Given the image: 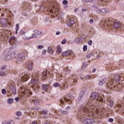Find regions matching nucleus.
Instances as JSON below:
<instances>
[{"label": "nucleus", "mask_w": 124, "mask_h": 124, "mask_svg": "<svg viewBox=\"0 0 124 124\" xmlns=\"http://www.w3.org/2000/svg\"><path fill=\"white\" fill-rule=\"evenodd\" d=\"M26 33V32L23 31H20L19 32V34L21 35H23V34H25Z\"/></svg>", "instance_id": "8fccbe9b"}, {"label": "nucleus", "mask_w": 124, "mask_h": 124, "mask_svg": "<svg viewBox=\"0 0 124 124\" xmlns=\"http://www.w3.org/2000/svg\"><path fill=\"white\" fill-rule=\"evenodd\" d=\"M70 99H68L66 97H64L62 99H60V102L62 105H63V104L64 103V101L67 102L68 104H71V97H70Z\"/></svg>", "instance_id": "4468645a"}, {"label": "nucleus", "mask_w": 124, "mask_h": 124, "mask_svg": "<svg viewBox=\"0 0 124 124\" xmlns=\"http://www.w3.org/2000/svg\"><path fill=\"white\" fill-rule=\"evenodd\" d=\"M75 41L76 43H78V44L82 43V40L79 38H76Z\"/></svg>", "instance_id": "7c9ffc66"}, {"label": "nucleus", "mask_w": 124, "mask_h": 124, "mask_svg": "<svg viewBox=\"0 0 124 124\" xmlns=\"http://www.w3.org/2000/svg\"><path fill=\"white\" fill-rule=\"evenodd\" d=\"M38 48L39 49H43V48H44V46H43V45H39L38 46Z\"/></svg>", "instance_id": "864d4df0"}, {"label": "nucleus", "mask_w": 124, "mask_h": 124, "mask_svg": "<svg viewBox=\"0 0 124 124\" xmlns=\"http://www.w3.org/2000/svg\"><path fill=\"white\" fill-rule=\"evenodd\" d=\"M40 88V87L38 85H34L32 86V89H33L34 91H36V90H38Z\"/></svg>", "instance_id": "c85d7f7f"}, {"label": "nucleus", "mask_w": 124, "mask_h": 124, "mask_svg": "<svg viewBox=\"0 0 124 124\" xmlns=\"http://www.w3.org/2000/svg\"><path fill=\"white\" fill-rule=\"evenodd\" d=\"M15 54H18V53L12 52V54L8 55L4 58L5 61H9V60L15 59Z\"/></svg>", "instance_id": "f8f14e48"}, {"label": "nucleus", "mask_w": 124, "mask_h": 124, "mask_svg": "<svg viewBox=\"0 0 124 124\" xmlns=\"http://www.w3.org/2000/svg\"><path fill=\"white\" fill-rule=\"evenodd\" d=\"M74 79V82L75 83H77V79L76 78H73Z\"/></svg>", "instance_id": "338daca9"}, {"label": "nucleus", "mask_w": 124, "mask_h": 124, "mask_svg": "<svg viewBox=\"0 0 124 124\" xmlns=\"http://www.w3.org/2000/svg\"><path fill=\"white\" fill-rule=\"evenodd\" d=\"M100 57H101V52H100L99 53L98 55H97V59H99L100 58Z\"/></svg>", "instance_id": "13d9d810"}, {"label": "nucleus", "mask_w": 124, "mask_h": 124, "mask_svg": "<svg viewBox=\"0 0 124 124\" xmlns=\"http://www.w3.org/2000/svg\"><path fill=\"white\" fill-rule=\"evenodd\" d=\"M102 25H103L104 27H106V28H108L110 30H112L113 28L119 29L121 27V23L118 21L116 22L114 18H109L108 20H103L102 21Z\"/></svg>", "instance_id": "7ed1b4c3"}, {"label": "nucleus", "mask_w": 124, "mask_h": 124, "mask_svg": "<svg viewBox=\"0 0 124 124\" xmlns=\"http://www.w3.org/2000/svg\"><path fill=\"white\" fill-rule=\"evenodd\" d=\"M87 65H88V62H85L83 63V67H86V66H87Z\"/></svg>", "instance_id": "09e8293b"}, {"label": "nucleus", "mask_w": 124, "mask_h": 124, "mask_svg": "<svg viewBox=\"0 0 124 124\" xmlns=\"http://www.w3.org/2000/svg\"><path fill=\"white\" fill-rule=\"evenodd\" d=\"M62 113V114H64L65 115H66V114H67L68 112L66 111H63Z\"/></svg>", "instance_id": "0e129e2a"}, {"label": "nucleus", "mask_w": 124, "mask_h": 124, "mask_svg": "<svg viewBox=\"0 0 124 124\" xmlns=\"http://www.w3.org/2000/svg\"><path fill=\"white\" fill-rule=\"evenodd\" d=\"M32 77L31 80V84L34 85V84L38 83V74L34 73L32 75H31Z\"/></svg>", "instance_id": "1a4fd4ad"}, {"label": "nucleus", "mask_w": 124, "mask_h": 124, "mask_svg": "<svg viewBox=\"0 0 124 124\" xmlns=\"http://www.w3.org/2000/svg\"><path fill=\"white\" fill-rule=\"evenodd\" d=\"M85 92H86V89H85L82 90L79 94V96H80V97H82V96H84V94H85Z\"/></svg>", "instance_id": "473e14b6"}, {"label": "nucleus", "mask_w": 124, "mask_h": 124, "mask_svg": "<svg viewBox=\"0 0 124 124\" xmlns=\"http://www.w3.org/2000/svg\"><path fill=\"white\" fill-rule=\"evenodd\" d=\"M107 101L108 102V106H109L110 107H112V106L114 105V102L112 99H111V98H108Z\"/></svg>", "instance_id": "b1692460"}, {"label": "nucleus", "mask_w": 124, "mask_h": 124, "mask_svg": "<svg viewBox=\"0 0 124 124\" xmlns=\"http://www.w3.org/2000/svg\"><path fill=\"white\" fill-rule=\"evenodd\" d=\"M14 53H17L15 54V59L16 63H19L20 62H22V61L25 59V53L19 51H15Z\"/></svg>", "instance_id": "39448f33"}, {"label": "nucleus", "mask_w": 124, "mask_h": 124, "mask_svg": "<svg viewBox=\"0 0 124 124\" xmlns=\"http://www.w3.org/2000/svg\"><path fill=\"white\" fill-rule=\"evenodd\" d=\"M57 53H62V48H61L60 46H57Z\"/></svg>", "instance_id": "72a5a7b5"}, {"label": "nucleus", "mask_w": 124, "mask_h": 124, "mask_svg": "<svg viewBox=\"0 0 124 124\" xmlns=\"http://www.w3.org/2000/svg\"><path fill=\"white\" fill-rule=\"evenodd\" d=\"M18 93L22 100L24 101L27 99V97H29L30 95L32 94V92L31 91V89L28 86H24L20 88Z\"/></svg>", "instance_id": "20e7f679"}, {"label": "nucleus", "mask_w": 124, "mask_h": 124, "mask_svg": "<svg viewBox=\"0 0 124 124\" xmlns=\"http://www.w3.org/2000/svg\"><path fill=\"white\" fill-rule=\"evenodd\" d=\"M9 53V51L8 50H6L4 53H3V55L4 56H6V55H8V53Z\"/></svg>", "instance_id": "37998d69"}, {"label": "nucleus", "mask_w": 124, "mask_h": 124, "mask_svg": "<svg viewBox=\"0 0 124 124\" xmlns=\"http://www.w3.org/2000/svg\"><path fill=\"white\" fill-rule=\"evenodd\" d=\"M108 122L109 123H113V122H114V119H113V118H109L108 119Z\"/></svg>", "instance_id": "6e6d98bb"}, {"label": "nucleus", "mask_w": 124, "mask_h": 124, "mask_svg": "<svg viewBox=\"0 0 124 124\" xmlns=\"http://www.w3.org/2000/svg\"><path fill=\"white\" fill-rule=\"evenodd\" d=\"M93 19H90V24H93Z\"/></svg>", "instance_id": "69168bd1"}, {"label": "nucleus", "mask_w": 124, "mask_h": 124, "mask_svg": "<svg viewBox=\"0 0 124 124\" xmlns=\"http://www.w3.org/2000/svg\"><path fill=\"white\" fill-rule=\"evenodd\" d=\"M107 80V78H105L103 79L102 80H100L99 82V86H103V85L105 84V82H106Z\"/></svg>", "instance_id": "cd10ccee"}, {"label": "nucleus", "mask_w": 124, "mask_h": 124, "mask_svg": "<svg viewBox=\"0 0 124 124\" xmlns=\"http://www.w3.org/2000/svg\"><path fill=\"white\" fill-rule=\"evenodd\" d=\"M42 88H43V90H44L45 92H48V89H49V86H48V85L47 84H43Z\"/></svg>", "instance_id": "bb28decb"}, {"label": "nucleus", "mask_w": 124, "mask_h": 124, "mask_svg": "<svg viewBox=\"0 0 124 124\" xmlns=\"http://www.w3.org/2000/svg\"><path fill=\"white\" fill-rule=\"evenodd\" d=\"M121 80V75L119 74H117L115 76V79H111L107 82V89H108L109 91H111V90H114V89H115L116 91H118V92H121L122 91V86H121V84L120 83H116V84H114L113 85V84H115L116 82H120Z\"/></svg>", "instance_id": "f03ea898"}, {"label": "nucleus", "mask_w": 124, "mask_h": 124, "mask_svg": "<svg viewBox=\"0 0 124 124\" xmlns=\"http://www.w3.org/2000/svg\"><path fill=\"white\" fill-rule=\"evenodd\" d=\"M53 87H55V88H58V87L59 88L61 87L62 89H63V90H65V89H67V87H68V84L66 81H65L63 83V85L62 86L61 84L58 82H56L53 84Z\"/></svg>", "instance_id": "6e6552de"}, {"label": "nucleus", "mask_w": 124, "mask_h": 124, "mask_svg": "<svg viewBox=\"0 0 124 124\" xmlns=\"http://www.w3.org/2000/svg\"><path fill=\"white\" fill-rule=\"evenodd\" d=\"M98 12H100V13H108L109 10L107 8L102 9L101 10H98Z\"/></svg>", "instance_id": "393cba45"}, {"label": "nucleus", "mask_w": 124, "mask_h": 124, "mask_svg": "<svg viewBox=\"0 0 124 124\" xmlns=\"http://www.w3.org/2000/svg\"><path fill=\"white\" fill-rule=\"evenodd\" d=\"M54 113H55L56 114H57V115H59L60 114V111H58L56 110H54Z\"/></svg>", "instance_id": "052dcab7"}, {"label": "nucleus", "mask_w": 124, "mask_h": 124, "mask_svg": "<svg viewBox=\"0 0 124 124\" xmlns=\"http://www.w3.org/2000/svg\"><path fill=\"white\" fill-rule=\"evenodd\" d=\"M35 33H36V34H37L38 35H40L41 34V32L37 30H36L34 31Z\"/></svg>", "instance_id": "ea45409f"}, {"label": "nucleus", "mask_w": 124, "mask_h": 124, "mask_svg": "<svg viewBox=\"0 0 124 124\" xmlns=\"http://www.w3.org/2000/svg\"><path fill=\"white\" fill-rule=\"evenodd\" d=\"M2 124H15V122L13 121H11L10 122H7L6 121H4L2 122Z\"/></svg>", "instance_id": "2f4dec72"}, {"label": "nucleus", "mask_w": 124, "mask_h": 124, "mask_svg": "<svg viewBox=\"0 0 124 124\" xmlns=\"http://www.w3.org/2000/svg\"><path fill=\"white\" fill-rule=\"evenodd\" d=\"M0 76H4V75H5V73L4 72H0Z\"/></svg>", "instance_id": "5fc2aeb1"}, {"label": "nucleus", "mask_w": 124, "mask_h": 124, "mask_svg": "<svg viewBox=\"0 0 124 124\" xmlns=\"http://www.w3.org/2000/svg\"><path fill=\"white\" fill-rule=\"evenodd\" d=\"M93 0H83V1H85V2H91Z\"/></svg>", "instance_id": "4d7b16f0"}, {"label": "nucleus", "mask_w": 124, "mask_h": 124, "mask_svg": "<svg viewBox=\"0 0 124 124\" xmlns=\"http://www.w3.org/2000/svg\"><path fill=\"white\" fill-rule=\"evenodd\" d=\"M19 29H20V27H19V24L17 23L16 26L15 34H17V33H18V31H19Z\"/></svg>", "instance_id": "c756f323"}, {"label": "nucleus", "mask_w": 124, "mask_h": 124, "mask_svg": "<svg viewBox=\"0 0 124 124\" xmlns=\"http://www.w3.org/2000/svg\"><path fill=\"white\" fill-rule=\"evenodd\" d=\"M48 51L49 53H50V54H53V53H54V51H53V50L52 49V48H51L50 46H49L48 47Z\"/></svg>", "instance_id": "c9c22d12"}, {"label": "nucleus", "mask_w": 124, "mask_h": 124, "mask_svg": "<svg viewBox=\"0 0 124 124\" xmlns=\"http://www.w3.org/2000/svg\"><path fill=\"white\" fill-rule=\"evenodd\" d=\"M120 124H124V121H120Z\"/></svg>", "instance_id": "774afa93"}, {"label": "nucleus", "mask_w": 124, "mask_h": 124, "mask_svg": "<svg viewBox=\"0 0 124 124\" xmlns=\"http://www.w3.org/2000/svg\"><path fill=\"white\" fill-rule=\"evenodd\" d=\"M62 4H64V5H67L68 1H67V0H64L62 1Z\"/></svg>", "instance_id": "e433bc0d"}, {"label": "nucleus", "mask_w": 124, "mask_h": 124, "mask_svg": "<svg viewBox=\"0 0 124 124\" xmlns=\"http://www.w3.org/2000/svg\"><path fill=\"white\" fill-rule=\"evenodd\" d=\"M16 116H20L22 115V113H21V111H17V112H16Z\"/></svg>", "instance_id": "c03bdc74"}, {"label": "nucleus", "mask_w": 124, "mask_h": 124, "mask_svg": "<svg viewBox=\"0 0 124 124\" xmlns=\"http://www.w3.org/2000/svg\"><path fill=\"white\" fill-rule=\"evenodd\" d=\"M6 65H4L1 67V70H3L4 69H6Z\"/></svg>", "instance_id": "bf43d9fd"}, {"label": "nucleus", "mask_w": 124, "mask_h": 124, "mask_svg": "<svg viewBox=\"0 0 124 124\" xmlns=\"http://www.w3.org/2000/svg\"><path fill=\"white\" fill-rule=\"evenodd\" d=\"M91 56H92V55H91V54H89L86 55V57H87V58H88L89 59V58H91Z\"/></svg>", "instance_id": "e2e57ef3"}, {"label": "nucleus", "mask_w": 124, "mask_h": 124, "mask_svg": "<svg viewBox=\"0 0 124 124\" xmlns=\"http://www.w3.org/2000/svg\"><path fill=\"white\" fill-rule=\"evenodd\" d=\"M35 37H36V35H35V34H33L32 35L31 37L29 38L28 39H31V38H35Z\"/></svg>", "instance_id": "3c124183"}, {"label": "nucleus", "mask_w": 124, "mask_h": 124, "mask_svg": "<svg viewBox=\"0 0 124 124\" xmlns=\"http://www.w3.org/2000/svg\"><path fill=\"white\" fill-rule=\"evenodd\" d=\"M84 124H94L95 123H98L97 120L95 121L94 120L92 119L86 118L82 121Z\"/></svg>", "instance_id": "9b49d317"}, {"label": "nucleus", "mask_w": 124, "mask_h": 124, "mask_svg": "<svg viewBox=\"0 0 124 124\" xmlns=\"http://www.w3.org/2000/svg\"><path fill=\"white\" fill-rule=\"evenodd\" d=\"M99 109L100 110H99ZM104 108H99L94 106L92 102V100L89 101L87 106L84 107V106H80L79 108V112L83 113V116H88V117H92V118H96V119H99L102 118V112Z\"/></svg>", "instance_id": "f257e3e1"}, {"label": "nucleus", "mask_w": 124, "mask_h": 124, "mask_svg": "<svg viewBox=\"0 0 124 124\" xmlns=\"http://www.w3.org/2000/svg\"><path fill=\"white\" fill-rule=\"evenodd\" d=\"M88 50V46L87 45H84L83 47V50L84 52H86Z\"/></svg>", "instance_id": "4c0bfd02"}, {"label": "nucleus", "mask_w": 124, "mask_h": 124, "mask_svg": "<svg viewBox=\"0 0 124 124\" xmlns=\"http://www.w3.org/2000/svg\"><path fill=\"white\" fill-rule=\"evenodd\" d=\"M0 24H1L2 26H3V27H7L11 25V23L8 22V20L5 18L0 19Z\"/></svg>", "instance_id": "9d476101"}, {"label": "nucleus", "mask_w": 124, "mask_h": 124, "mask_svg": "<svg viewBox=\"0 0 124 124\" xmlns=\"http://www.w3.org/2000/svg\"><path fill=\"white\" fill-rule=\"evenodd\" d=\"M56 76L57 78H58V80H62V75L58 74L56 75Z\"/></svg>", "instance_id": "79ce46f5"}, {"label": "nucleus", "mask_w": 124, "mask_h": 124, "mask_svg": "<svg viewBox=\"0 0 124 124\" xmlns=\"http://www.w3.org/2000/svg\"><path fill=\"white\" fill-rule=\"evenodd\" d=\"M91 97L93 98V99H96V104L97 106H100V104H101V103L103 101V99L101 96H99L98 93H92L91 94Z\"/></svg>", "instance_id": "423d86ee"}, {"label": "nucleus", "mask_w": 124, "mask_h": 124, "mask_svg": "<svg viewBox=\"0 0 124 124\" xmlns=\"http://www.w3.org/2000/svg\"><path fill=\"white\" fill-rule=\"evenodd\" d=\"M116 109V111L120 113L122 116H124V104H118L116 108H115Z\"/></svg>", "instance_id": "0eeeda50"}, {"label": "nucleus", "mask_w": 124, "mask_h": 124, "mask_svg": "<svg viewBox=\"0 0 124 124\" xmlns=\"http://www.w3.org/2000/svg\"><path fill=\"white\" fill-rule=\"evenodd\" d=\"M85 78L87 80H90V79H92V78H93V77H91L90 75H88L85 77Z\"/></svg>", "instance_id": "a19ab883"}, {"label": "nucleus", "mask_w": 124, "mask_h": 124, "mask_svg": "<svg viewBox=\"0 0 124 124\" xmlns=\"http://www.w3.org/2000/svg\"><path fill=\"white\" fill-rule=\"evenodd\" d=\"M16 41H17V39L15 36L11 37L9 40L10 45H14L16 43Z\"/></svg>", "instance_id": "f3484780"}, {"label": "nucleus", "mask_w": 124, "mask_h": 124, "mask_svg": "<svg viewBox=\"0 0 124 124\" xmlns=\"http://www.w3.org/2000/svg\"><path fill=\"white\" fill-rule=\"evenodd\" d=\"M31 101L33 102L35 105H39V99H38V98H37V97H33L31 99Z\"/></svg>", "instance_id": "a211bd4d"}, {"label": "nucleus", "mask_w": 124, "mask_h": 124, "mask_svg": "<svg viewBox=\"0 0 124 124\" xmlns=\"http://www.w3.org/2000/svg\"><path fill=\"white\" fill-rule=\"evenodd\" d=\"M110 0H99V4L100 5H107Z\"/></svg>", "instance_id": "aec40b11"}, {"label": "nucleus", "mask_w": 124, "mask_h": 124, "mask_svg": "<svg viewBox=\"0 0 124 124\" xmlns=\"http://www.w3.org/2000/svg\"><path fill=\"white\" fill-rule=\"evenodd\" d=\"M62 44L63 45V44H65V43H66V39H64L62 41Z\"/></svg>", "instance_id": "603ef678"}, {"label": "nucleus", "mask_w": 124, "mask_h": 124, "mask_svg": "<svg viewBox=\"0 0 124 124\" xmlns=\"http://www.w3.org/2000/svg\"><path fill=\"white\" fill-rule=\"evenodd\" d=\"M31 5L30 4L25 3L23 5V9L24 10H27L28 9H31Z\"/></svg>", "instance_id": "4be33fe9"}, {"label": "nucleus", "mask_w": 124, "mask_h": 124, "mask_svg": "<svg viewBox=\"0 0 124 124\" xmlns=\"http://www.w3.org/2000/svg\"><path fill=\"white\" fill-rule=\"evenodd\" d=\"M64 71H66V73H67L68 74H69V73H70V70H69V69H68V68H65Z\"/></svg>", "instance_id": "58836bf2"}, {"label": "nucleus", "mask_w": 124, "mask_h": 124, "mask_svg": "<svg viewBox=\"0 0 124 124\" xmlns=\"http://www.w3.org/2000/svg\"><path fill=\"white\" fill-rule=\"evenodd\" d=\"M1 93L4 95L6 94V90H5V89H2L1 91Z\"/></svg>", "instance_id": "a18cd8bd"}, {"label": "nucleus", "mask_w": 124, "mask_h": 124, "mask_svg": "<svg viewBox=\"0 0 124 124\" xmlns=\"http://www.w3.org/2000/svg\"><path fill=\"white\" fill-rule=\"evenodd\" d=\"M46 50H45V49H44L43 50V51H42V54H43V55H45V54H46Z\"/></svg>", "instance_id": "680f3d73"}, {"label": "nucleus", "mask_w": 124, "mask_h": 124, "mask_svg": "<svg viewBox=\"0 0 124 124\" xmlns=\"http://www.w3.org/2000/svg\"><path fill=\"white\" fill-rule=\"evenodd\" d=\"M30 76L29 75L25 74L21 77V81L22 82H27L29 80Z\"/></svg>", "instance_id": "412c9836"}, {"label": "nucleus", "mask_w": 124, "mask_h": 124, "mask_svg": "<svg viewBox=\"0 0 124 124\" xmlns=\"http://www.w3.org/2000/svg\"><path fill=\"white\" fill-rule=\"evenodd\" d=\"M92 43H93V41L92 40H90L88 42V45H90V46H92Z\"/></svg>", "instance_id": "de8ad7c7"}, {"label": "nucleus", "mask_w": 124, "mask_h": 124, "mask_svg": "<svg viewBox=\"0 0 124 124\" xmlns=\"http://www.w3.org/2000/svg\"><path fill=\"white\" fill-rule=\"evenodd\" d=\"M63 57H66V56H71L72 57L74 56L73 52L71 50H67L63 52L62 54Z\"/></svg>", "instance_id": "ddd939ff"}, {"label": "nucleus", "mask_w": 124, "mask_h": 124, "mask_svg": "<svg viewBox=\"0 0 124 124\" xmlns=\"http://www.w3.org/2000/svg\"><path fill=\"white\" fill-rule=\"evenodd\" d=\"M41 113L44 115H46V114H48V111L47 110H43L42 111Z\"/></svg>", "instance_id": "49530a36"}, {"label": "nucleus", "mask_w": 124, "mask_h": 124, "mask_svg": "<svg viewBox=\"0 0 124 124\" xmlns=\"http://www.w3.org/2000/svg\"><path fill=\"white\" fill-rule=\"evenodd\" d=\"M13 101H14L13 99L10 98L8 100V104H12V103H13Z\"/></svg>", "instance_id": "f704fd0d"}, {"label": "nucleus", "mask_w": 124, "mask_h": 124, "mask_svg": "<svg viewBox=\"0 0 124 124\" xmlns=\"http://www.w3.org/2000/svg\"><path fill=\"white\" fill-rule=\"evenodd\" d=\"M74 20H69L67 21V26L68 27H72V26H73L74 25Z\"/></svg>", "instance_id": "5701e85b"}, {"label": "nucleus", "mask_w": 124, "mask_h": 124, "mask_svg": "<svg viewBox=\"0 0 124 124\" xmlns=\"http://www.w3.org/2000/svg\"><path fill=\"white\" fill-rule=\"evenodd\" d=\"M25 67L31 70L32 69V62L31 61H27L25 63Z\"/></svg>", "instance_id": "2eb2a0df"}, {"label": "nucleus", "mask_w": 124, "mask_h": 124, "mask_svg": "<svg viewBox=\"0 0 124 124\" xmlns=\"http://www.w3.org/2000/svg\"><path fill=\"white\" fill-rule=\"evenodd\" d=\"M0 12H4L5 13H7V15H9V16H11V15H12V12L7 9L0 8Z\"/></svg>", "instance_id": "6ab92c4d"}, {"label": "nucleus", "mask_w": 124, "mask_h": 124, "mask_svg": "<svg viewBox=\"0 0 124 124\" xmlns=\"http://www.w3.org/2000/svg\"><path fill=\"white\" fill-rule=\"evenodd\" d=\"M9 88L12 93L13 94H16V85L15 84H10Z\"/></svg>", "instance_id": "dca6fc26"}, {"label": "nucleus", "mask_w": 124, "mask_h": 124, "mask_svg": "<svg viewBox=\"0 0 124 124\" xmlns=\"http://www.w3.org/2000/svg\"><path fill=\"white\" fill-rule=\"evenodd\" d=\"M42 78L43 79H46L47 78V72L46 71H44L43 73H42Z\"/></svg>", "instance_id": "a878e982"}]
</instances>
